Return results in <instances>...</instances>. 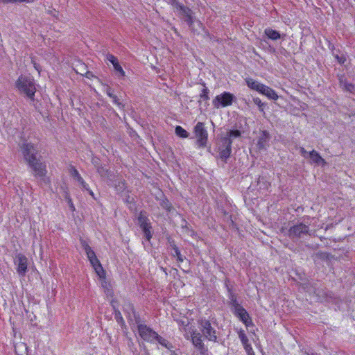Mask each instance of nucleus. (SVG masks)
<instances>
[{
    "mask_svg": "<svg viewBox=\"0 0 355 355\" xmlns=\"http://www.w3.org/2000/svg\"><path fill=\"white\" fill-rule=\"evenodd\" d=\"M200 99L205 101H207L209 99V89L207 87H205L202 89V92L200 94Z\"/></svg>",
    "mask_w": 355,
    "mask_h": 355,
    "instance_id": "nucleus-31",
    "label": "nucleus"
},
{
    "mask_svg": "<svg viewBox=\"0 0 355 355\" xmlns=\"http://www.w3.org/2000/svg\"><path fill=\"white\" fill-rule=\"evenodd\" d=\"M248 349H245V352H247L248 355H255V353L252 347V346H247Z\"/></svg>",
    "mask_w": 355,
    "mask_h": 355,
    "instance_id": "nucleus-37",
    "label": "nucleus"
},
{
    "mask_svg": "<svg viewBox=\"0 0 355 355\" xmlns=\"http://www.w3.org/2000/svg\"><path fill=\"white\" fill-rule=\"evenodd\" d=\"M197 23H198V25L199 26V27L203 28V24L201 21H198Z\"/></svg>",
    "mask_w": 355,
    "mask_h": 355,
    "instance_id": "nucleus-46",
    "label": "nucleus"
},
{
    "mask_svg": "<svg viewBox=\"0 0 355 355\" xmlns=\"http://www.w3.org/2000/svg\"><path fill=\"white\" fill-rule=\"evenodd\" d=\"M64 198L69 205L71 211L73 212L75 211V206L73 203L72 199L71 198L69 193L67 191H65Z\"/></svg>",
    "mask_w": 355,
    "mask_h": 355,
    "instance_id": "nucleus-28",
    "label": "nucleus"
},
{
    "mask_svg": "<svg viewBox=\"0 0 355 355\" xmlns=\"http://www.w3.org/2000/svg\"><path fill=\"white\" fill-rule=\"evenodd\" d=\"M137 331L139 336L144 341L150 343L155 342V338L157 333L150 327L145 324L139 323L137 324Z\"/></svg>",
    "mask_w": 355,
    "mask_h": 355,
    "instance_id": "nucleus-9",
    "label": "nucleus"
},
{
    "mask_svg": "<svg viewBox=\"0 0 355 355\" xmlns=\"http://www.w3.org/2000/svg\"><path fill=\"white\" fill-rule=\"evenodd\" d=\"M84 76L88 78H91L93 76L92 73L90 71H85V74Z\"/></svg>",
    "mask_w": 355,
    "mask_h": 355,
    "instance_id": "nucleus-43",
    "label": "nucleus"
},
{
    "mask_svg": "<svg viewBox=\"0 0 355 355\" xmlns=\"http://www.w3.org/2000/svg\"><path fill=\"white\" fill-rule=\"evenodd\" d=\"M235 99V96L233 94L229 92H223L220 94L217 95L213 99L212 104L216 109L220 107H227L231 106Z\"/></svg>",
    "mask_w": 355,
    "mask_h": 355,
    "instance_id": "nucleus-4",
    "label": "nucleus"
},
{
    "mask_svg": "<svg viewBox=\"0 0 355 355\" xmlns=\"http://www.w3.org/2000/svg\"><path fill=\"white\" fill-rule=\"evenodd\" d=\"M264 33L266 35L272 40H277L281 37V35L278 31L270 28H266Z\"/></svg>",
    "mask_w": 355,
    "mask_h": 355,
    "instance_id": "nucleus-21",
    "label": "nucleus"
},
{
    "mask_svg": "<svg viewBox=\"0 0 355 355\" xmlns=\"http://www.w3.org/2000/svg\"><path fill=\"white\" fill-rule=\"evenodd\" d=\"M173 250H174V252H175L174 256L176 257L177 261L180 263L183 262L184 258H183L182 255L181 254V252H180L179 248L176 245H174Z\"/></svg>",
    "mask_w": 355,
    "mask_h": 355,
    "instance_id": "nucleus-32",
    "label": "nucleus"
},
{
    "mask_svg": "<svg viewBox=\"0 0 355 355\" xmlns=\"http://www.w3.org/2000/svg\"><path fill=\"white\" fill-rule=\"evenodd\" d=\"M76 67L77 69H75L76 72L82 76L85 74V71H88L87 67L84 63L79 62V64L76 65Z\"/></svg>",
    "mask_w": 355,
    "mask_h": 355,
    "instance_id": "nucleus-26",
    "label": "nucleus"
},
{
    "mask_svg": "<svg viewBox=\"0 0 355 355\" xmlns=\"http://www.w3.org/2000/svg\"><path fill=\"white\" fill-rule=\"evenodd\" d=\"M270 139V135L266 130L261 132L257 141V147L259 150L265 149Z\"/></svg>",
    "mask_w": 355,
    "mask_h": 355,
    "instance_id": "nucleus-17",
    "label": "nucleus"
},
{
    "mask_svg": "<svg viewBox=\"0 0 355 355\" xmlns=\"http://www.w3.org/2000/svg\"><path fill=\"white\" fill-rule=\"evenodd\" d=\"M121 183H122L123 186H124V185H125V182H124V181H123V182H122Z\"/></svg>",
    "mask_w": 355,
    "mask_h": 355,
    "instance_id": "nucleus-48",
    "label": "nucleus"
},
{
    "mask_svg": "<svg viewBox=\"0 0 355 355\" xmlns=\"http://www.w3.org/2000/svg\"><path fill=\"white\" fill-rule=\"evenodd\" d=\"M300 151L301 155H302L304 157H305V158L308 157H307V155H309V153H308V152L305 150V148H304L301 147V148H300Z\"/></svg>",
    "mask_w": 355,
    "mask_h": 355,
    "instance_id": "nucleus-38",
    "label": "nucleus"
},
{
    "mask_svg": "<svg viewBox=\"0 0 355 355\" xmlns=\"http://www.w3.org/2000/svg\"><path fill=\"white\" fill-rule=\"evenodd\" d=\"M89 193V194L93 198H95L94 197V192L89 188V190H87Z\"/></svg>",
    "mask_w": 355,
    "mask_h": 355,
    "instance_id": "nucleus-45",
    "label": "nucleus"
},
{
    "mask_svg": "<svg viewBox=\"0 0 355 355\" xmlns=\"http://www.w3.org/2000/svg\"><path fill=\"white\" fill-rule=\"evenodd\" d=\"M35 0H0L3 3H32Z\"/></svg>",
    "mask_w": 355,
    "mask_h": 355,
    "instance_id": "nucleus-29",
    "label": "nucleus"
},
{
    "mask_svg": "<svg viewBox=\"0 0 355 355\" xmlns=\"http://www.w3.org/2000/svg\"><path fill=\"white\" fill-rule=\"evenodd\" d=\"M312 355H314L313 354Z\"/></svg>",
    "mask_w": 355,
    "mask_h": 355,
    "instance_id": "nucleus-49",
    "label": "nucleus"
},
{
    "mask_svg": "<svg viewBox=\"0 0 355 355\" xmlns=\"http://www.w3.org/2000/svg\"><path fill=\"white\" fill-rule=\"evenodd\" d=\"M175 134L181 138H187L189 137L188 132L180 125H177L175 130Z\"/></svg>",
    "mask_w": 355,
    "mask_h": 355,
    "instance_id": "nucleus-24",
    "label": "nucleus"
},
{
    "mask_svg": "<svg viewBox=\"0 0 355 355\" xmlns=\"http://www.w3.org/2000/svg\"><path fill=\"white\" fill-rule=\"evenodd\" d=\"M179 10L186 17L187 24L191 26L193 24V19L192 16V11L190 8L184 6V5H178Z\"/></svg>",
    "mask_w": 355,
    "mask_h": 355,
    "instance_id": "nucleus-18",
    "label": "nucleus"
},
{
    "mask_svg": "<svg viewBox=\"0 0 355 355\" xmlns=\"http://www.w3.org/2000/svg\"><path fill=\"white\" fill-rule=\"evenodd\" d=\"M80 243L93 268L98 269L100 271V272L103 274V266L99 259L97 258L94 251L92 249V248L85 240L81 239Z\"/></svg>",
    "mask_w": 355,
    "mask_h": 355,
    "instance_id": "nucleus-7",
    "label": "nucleus"
},
{
    "mask_svg": "<svg viewBox=\"0 0 355 355\" xmlns=\"http://www.w3.org/2000/svg\"><path fill=\"white\" fill-rule=\"evenodd\" d=\"M32 62L33 64V67L35 69V70L37 71L38 73H40L41 67H40V64H37V62H35L34 60H32Z\"/></svg>",
    "mask_w": 355,
    "mask_h": 355,
    "instance_id": "nucleus-39",
    "label": "nucleus"
},
{
    "mask_svg": "<svg viewBox=\"0 0 355 355\" xmlns=\"http://www.w3.org/2000/svg\"><path fill=\"white\" fill-rule=\"evenodd\" d=\"M221 142L222 148L220 149L219 155L221 159H226L232 153V141L229 137H223Z\"/></svg>",
    "mask_w": 355,
    "mask_h": 355,
    "instance_id": "nucleus-14",
    "label": "nucleus"
},
{
    "mask_svg": "<svg viewBox=\"0 0 355 355\" xmlns=\"http://www.w3.org/2000/svg\"><path fill=\"white\" fill-rule=\"evenodd\" d=\"M15 87L21 93L33 101L36 92L35 80L29 76L21 75L15 82Z\"/></svg>",
    "mask_w": 355,
    "mask_h": 355,
    "instance_id": "nucleus-2",
    "label": "nucleus"
},
{
    "mask_svg": "<svg viewBox=\"0 0 355 355\" xmlns=\"http://www.w3.org/2000/svg\"><path fill=\"white\" fill-rule=\"evenodd\" d=\"M270 88V87H269L268 86H267V85H266L262 83V85H261V86L260 87V89L259 91V93L265 95L266 93H267V92H268Z\"/></svg>",
    "mask_w": 355,
    "mask_h": 355,
    "instance_id": "nucleus-35",
    "label": "nucleus"
},
{
    "mask_svg": "<svg viewBox=\"0 0 355 355\" xmlns=\"http://www.w3.org/2000/svg\"><path fill=\"white\" fill-rule=\"evenodd\" d=\"M103 171H104V170H103V168H98V172L99 173H101V175H103Z\"/></svg>",
    "mask_w": 355,
    "mask_h": 355,
    "instance_id": "nucleus-47",
    "label": "nucleus"
},
{
    "mask_svg": "<svg viewBox=\"0 0 355 355\" xmlns=\"http://www.w3.org/2000/svg\"><path fill=\"white\" fill-rule=\"evenodd\" d=\"M155 341H157L160 345L168 349L171 350L173 348V345L166 339L162 337L158 334H157L155 338Z\"/></svg>",
    "mask_w": 355,
    "mask_h": 355,
    "instance_id": "nucleus-23",
    "label": "nucleus"
},
{
    "mask_svg": "<svg viewBox=\"0 0 355 355\" xmlns=\"http://www.w3.org/2000/svg\"><path fill=\"white\" fill-rule=\"evenodd\" d=\"M198 324L200 326V331L206 339L212 342L217 341L216 331L214 328L212 327L209 320L200 319L198 320Z\"/></svg>",
    "mask_w": 355,
    "mask_h": 355,
    "instance_id": "nucleus-8",
    "label": "nucleus"
},
{
    "mask_svg": "<svg viewBox=\"0 0 355 355\" xmlns=\"http://www.w3.org/2000/svg\"><path fill=\"white\" fill-rule=\"evenodd\" d=\"M241 132L240 130H231L227 132V136H225V137H229L230 140L232 141V138H237V137H241Z\"/></svg>",
    "mask_w": 355,
    "mask_h": 355,
    "instance_id": "nucleus-27",
    "label": "nucleus"
},
{
    "mask_svg": "<svg viewBox=\"0 0 355 355\" xmlns=\"http://www.w3.org/2000/svg\"><path fill=\"white\" fill-rule=\"evenodd\" d=\"M238 336L239 339L241 341V343L244 347V349H248L247 346H251L250 343H249V340L245 333V331L242 329H240L238 331Z\"/></svg>",
    "mask_w": 355,
    "mask_h": 355,
    "instance_id": "nucleus-22",
    "label": "nucleus"
},
{
    "mask_svg": "<svg viewBox=\"0 0 355 355\" xmlns=\"http://www.w3.org/2000/svg\"><path fill=\"white\" fill-rule=\"evenodd\" d=\"M97 276L101 280V286L104 290V293L107 295V297H113L114 291L112 290V286L110 283L106 279V272L103 268V274L100 272L98 269H94Z\"/></svg>",
    "mask_w": 355,
    "mask_h": 355,
    "instance_id": "nucleus-12",
    "label": "nucleus"
},
{
    "mask_svg": "<svg viewBox=\"0 0 355 355\" xmlns=\"http://www.w3.org/2000/svg\"><path fill=\"white\" fill-rule=\"evenodd\" d=\"M138 224L142 230L145 238L148 241H150L153 237L152 225L148 218V214L145 211H141L139 214Z\"/></svg>",
    "mask_w": 355,
    "mask_h": 355,
    "instance_id": "nucleus-5",
    "label": "nucleus"
},
{
    "mask_svg": "<svg viewBox=\"0 0 355 355\" xmlns=\"http://www.w3.org/2000/svg\"><path fill=\"white\" fill-rule=\"evenodd\" d=\"M309 232V227L300 223L290 227L288 230L289 236L300 237L303 234H306Z\"/></svg>",
    "mask_w": 355,
    "mask_h": 355,
    "instance_id": "nucleus-13",
    "label": "nucleus"
},
{
    "mask_svg": "<svg viewBox=\"0 0 355 355\" xmlns=\"http://www.w3.org/2000/svg\"><path fill=\"white\" fill-rule=\"evenodd\" d=\"M345 89L349 92H352L354 88V86L352 84H346L345 85Z\"/></svg>",
    "mask_w": 355,
    "mask_h": 355,
    "instance_id": "nucleus-41",
    "label": "nucleus"
},
{
    "mask_svg": "<svg viewBox=\"0 0 355 355\" xmlns=\"http://www.w3.org/2000/svg\"><path fill=\"white\" fill-rule=\"evenodd\" d=\"M193 345L200 351L201 355H208V349L203 343L202 336L197 331H193L191 334Z\"/></svg>",
    "mask_w": 355,
    "mask_h": 355,
    "instance_id": "nucleus-10",
    "label": "nucleus"
},
{
    "mask_svg": "<svg viewBox=\"0 0 355 355\" xmlns=\"http://www.w3.org/2000/svg\"><path fill=\"white\" fill-rule=\"evenodd\" d=\"M107 94L108 96H110V98H112L113 97V95H114V94H112V92H111V89L110 88H108L107 90Z\"/></svg>",
    "mask_w": 355,
    "mask_h": 355,
    "instance_id": "nucleus-44",
    "label": "nucleus"
},
{
    "mask_svg": "<svg viewBox=\"0 0 355 355\" xmlns=\"http://www.w3.org/2000/svg\"><path fill=\"white\" fill-rule=\"evenodd\" d=\"M194 135L196 138V145L198 148H205L208 141V132L202 122H198L194 127Z\"/></svg>",
    "mask_w": 355,
    "mask_h": 355,
    "instance_id": "nucleus-6",
    "label": "nucleus"
},
{
    "mask_svg": "<svg viewBox=\"0 0 355 355\" xmlns=\"http://www.w3.org/2000/svg\"><path fill=\"white\" fill-rule=\"evenodd\" d=\"M309 157L311 160L312 164H321L322 166L326 164V161L323 159L320 155L315 150H313L309 153Z\"/></svg>",
    "mask_w": 355,
    "mask_h": 355,
    "instance_id": "nucleus-19",
    "label": "nucleus"
},
{
    "mask_svg": "<svg viewBox=\"0 0 355 355\" xmlns=\"http://www.w3.org/2000/svg\"><path fill=\"white\" fill-rule=\"evenodd\" d=\"M334 57L336 60L341 64H344L347 60L346 56L343 54L341 55H336Z\"/></svg>",
    "mask_w": 355,
    "mask_h": 355,
    "instance_id": "nucleus-34",
    "label": "nucleus"
},
{
    "mask_svg": "<svg viewBox=\"0 0 355 355\" xmlns=\"http://www.w3.org/2000/svg\"><path fill=\"white\" fill-rule=\"evenodd\" d=\"M246 84L248 87H250L251 89L257 91L259 92L260 87L262 85V83L258 82L257 80H255L251 78H248L245 79Z\"/></svg>",
    "mask_w": 355,
    "mask_h": 355,
    "instance_id": "nucleus-20",
    "label": "nucleus"
},
{
    "mask_svg": "<svg viewBox=\"0 0 355 355\" xmlns=\"http://www.w3.org/2000/svg\"><path fill=\"white\" fill-rule=\"evenodd\" d=\"M171 1V3L173 6L176 8V9L179 10V8L178 5H183L182 3H180L178 0H170Z\"/></svg>",
    "mask_w": 355,
    "mask_h": 355,
    "instance_id": "nucleus-40",
    "label": "nucleus"
},
{
    "mask_svg": "<svg viewBox=\"0 0 355 355\" xmlns=\"http://www.w3.org/2000/svg\"><path fill=\"white\" fill-rule=\"evenodd\" d=\"M161 205L163 208H164L166 210H167L168 211H170L171 210L172 205H171V202L167 199L162 200Z\"/></svg>",
    "mask_w": 355,
    "mask_h": 355,
    "instance_id": "nucleus-33",
    "label": "nucleus"
},
{
    "mask_svg": "<svg viewBox=\"0 0 355 355\" xmlns=\"http://www.w3.org/2000/svg\"><path fill=\"white\" fill-rule=\"evenodd\" d=\"M112 98V101H113V103L116 105H120V103L119 101V98L118 97L116 96V95H113V97Z\"/></svg>",
    "mask_w": 355,
    "mask_h": 355,
    "instance_id": "nucleus-42",
    "label": "nucleus"
},
{
    "mask_svg": "<svg viewBox=\"0 0 355 355\" xmlns=\"http://www.w3.org/2000/svg\"><path fill=\"white\" fill-rule=\"evenodd\" d=\"M107 59L109 62H110L114 67V69L119 73V75L121 77H124L125 76V73L122 67L120 65L117 58L112 54H109L107 55Z\"/></svg>",
    "mask_w": 355,
    "mask_h": 355,
    "instance_id": "nucleus-16",
    "label": "nucleus"
},
{
    "mask_svg": "<svg viewBox=\"0 0 355 355\" xmlns=\"http://www.w3.org/2000/svg\"><path fill=\"white\" fill-rule=\"evenodd\" d=\"M69 173H70L71 175L78 182V183L82 186V187L84 189L89 190L88 184L85 182V181L81 177V175H80L78 170L75 168V166H70Z\"/></svg>",
    "mask_w": 355,
    "mask_h": 355,
    "instance_id": "nucleus-15",
    "label": "nucleus"
},
{
    "mask_svg": "<svg viewBox=\"0 0 355 355\" xmlns=\"http://www.w3.org/2000/svg\"><path fill=\"white\" fill-rule=\"evenodd\" d=\"M253 101L257 105L259 106L261 111H263L262 107L263 106L264 104L262 103L261 100L259 98H258V97L254 98Z\"/></svg>",
    "mask_w": 355,
    "mask_h": 355,
    "instance_id": "nucleus-36",
    "label": "nucleus"
},
{
    "mask_svg": "<svg viewBox=\"0 0 355 355\" xmlns=\"http://www.w3.org/2000/svg\"><path fill=\"white\" fill-rule=\"evenodd\" d=\"M265 96H266L268 98L272 99V100H277L278 99L277 94L272 88L269 89L268 92H267V93H266Z\"/></svg>",
    "mask_w": 355,
    "mask_h": 355,
    "instance_id": "nucleus-30",
    "label": "nucleus"
},
{
    "mask_svg": "<svg viewBox=\"0 0 355 355\" xmlns=\"http://www.w3.org/2000/svg\"><path fill=\"white\" fill-rule=\"evenodd\" d=\"M178 324L180 329L186 331V328L189 324V321L187 318L178 319L176 320Z\"/></svg>",
    "mask_w": 355,
    "mask_h": 355,
    "instance_id": "nucleus-25",
    "label": "nucleus"
},
{
    "mask_svg": "<svg viewBox=\"0 0 355 355\" xmlns=\"http://www.w3.org/2000/svg\"><path fill=\"white\" fill-rule=\"evenodd\" d=\"M230 306L232 313L241 321L246 328L254 326V323L248 311L240 304L236 298L232 297L230 301Z\"/></svg>",
    "mask_w": 355,
    "mask_h": 355,
    "instance_id": "nucleus-3",
    "label": "nucleus"
},
{
    "mask_svg": "<svg viewBox=\"0 0 355 355\" xmlns=\"http://www.w3.org/2000/svg\"><path fill=\"white\" fill-rule=\"evenodd\" d=\"M20 148L23 157L33 170L34 175L40 178L46 176V166L44 162L37 158V155L39 153L37 146L31 142H25Z\"/></svg>",
    "mask_w": 355,
    "mask_h": 355,
    "instance_id": "nucleus-1",
    "label": "nucleus"
},
{
    "mask_svg": "<svg viewBox=\"0 0 355 355\" xmlns=\"http://www.w3.org/2000/svg\"><path fill=\"white\" fill-rule=\"evenodd\" d=\"M15 263L17 265V272L21 277H24L28 270V259L23 254L16 256Z\"/></svg>",
    "mask_w": 355,
    "mask_h": 355,
    "instance_id": "nucleus-11",
    "label": "nucleus"
}]
</instances>
